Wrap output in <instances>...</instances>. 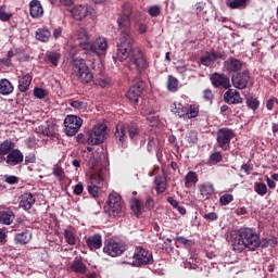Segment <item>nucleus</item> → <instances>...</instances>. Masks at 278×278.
<instances>
[{
	"label": "nucleus",
	"mask_w": 278,
	"mask_h": 278,
	"mask_svg": "<svg viewBox=\"0 0 278 278\" xmlns=\"http://www.w3.org/2000/svg\"><path fill=\"white\" fill-rule=\"evenodd\" d=\"M119 38L117 42V51L113 56V60L118 62H125L128 60V68L136 71L137 79H140L142 73L149 68V61L144 51L136 45V39L131 36V17L127 15H119L117 18Z\"/></svg>",
	"instance_id": "nucleus-1"
},
{
	"label": "nucleus",
	"mask_w": 278,
	"mask_h": 278,
	"mask_svg": "<svg viewBox=\"0 0 278 278\" xmlns=\"http://www.w3.org/2000/svg\"><path fill=\"white\" fill-rule=\"evenodd\" d=\"M257 251L260 249V235L251 228H240L232 240V251Z\"/></svg>",
	"instance_id": "nucleus-2"
},
{
	"label": "nucleus",
	"mask_w": 278,
	"mask_h": 278,
	"mask_svg": "<svg viewBox=\"0 0 278 278\" xmlns=\"http://www.w3.org/2000/svg\"><path fill=\"white\" fill-rule=\"evenodd\" d=\"M127 134H128V138H130L131 140H136V138L140 136V127H138V124L134 122H129V123L119 122L116 125L114 138L119 149H123V147H125V142L127 141Z\"/></svg>",
	"instance_id": "nucleus-3"
},
{
	"label": "nucleus",
	"mask_w": 278,
	"mask_h": 278,
	"mask_svg": "<svg viewBox=\"0 0 278 278\" xmlns=\"http://www.w3.org/2000/svg\"><path fill=\"white\" fill-rule=\"evenodd\" d=\"M72 67L76 77L80 84H90L92 79H94V75L92 74V70L86 63L84 59H74L72 61Z\"/></svg>",
	"instance_id": "nucleus-4"
},
{
	"label": "nucleus",
	"mask_w": 278,
	"mask_h": 278,
	"mask_svg": "<svg viewBox=\"0 0 278 278\" xmlns=\"http://www.w3.org/2000/svg\"><path fill=\"white\" fill-rule=\"evenodd\" d=\"M125 205L123 204V198L121 194L114 192L108 198L106 205L104 206V212L110 216V218H116L123 215Z\"/></svg>",
	"instance_id": "nucleus-5"
},
{
	"label": "nucleus",
	"mask_w": 278,
	"mask_h": 278,
	"mask_svg": "<svg viewBox=\"0 0 278 278\" xmlns=\"http://www.w3.org/2000/svg\"><path fill=\"white\" fill-rule=\"evenodd\" d=\"M132 266L136 268L149 266L153 264V253L142 247H137L132 254Z\"/></svg>",
	"instance_id": "nucleus-6"
},
{
	"label": "nucleus",
	"mask_w": 278,
	"mask_h": 278,
	"mask_svg": "<svg viewBox=\"0 0 278 278\" xmlns=\"http://www.w3.org/2000/svg\"><path fill=\"white\" fill-rule=\"evenodd\" d=\"M108 126L105 124H100L96 127H93L89 132L87 137V144H91V147H94L97 144H101L105 141V137L108 136Z\"/></svg>",
	"instance_id": "nucleus-7"
},
{
	"label": "nucleus",
	"mask_w": 278,
	"mask_h": 278,
	"mask_svg": "<svg viewBox=\"0 0 278 278\" xmlns=\"http://www.w3.org/2000/svg\"><path fill=\"white\" fill-rule=\"evenodd\" d=\"M231 84L233 88H237L238 90H244L245 88H249V86L253 84L251 73H249L247 70L237 72L231 76Z\"/></svg>",
	"instance_id": "nucleus-8"
},
{
	"label": "nucleus",
	"mask_w": 278,
	"mask_h": 278,
	"mask_svg": "<svg viewBox=\"0 0 278 278\" xmlns=\"http://www.w3.org/2000/svg\"><path fill=\"white\" fill-rule=\"evenodd\" d=\"M236 136L229 128H219L217 130V144L222 151H229L231 149V139Z\"/></svg>",
	"instance_id": "nucleus-9"
},
{
	"label": "nucleus",
	"mask_w": 278,
	"mask_h": 278,
	"mask_svg": "<svg viewBox=\"0 0 278 278\" xmlns=\"http://www.w3.org/2000/svg\"><path fill=\"white\" fill-rule=\"evenodd\" d=\"M84 119L77 115H67L64 119L65 135L73 137L81 129Z\"/></svg>",
	"instance_id": "nucleus-10"
},
{
	"label": "nucleus",
	"mask_w": 278,
	"mask_h": 278,
	"mask_svg": "<svg viewBox=\"0 0 278 278\" xmlns=\"http://www.w3.org/2000/svg\"><path fill=\"white\" fill-rule=\"evenodd\" d=\"M216 60H227V54H225V51H216L214 49L206 51L200 58V64H202V66L210 67L216 63Z\"/></svg>",
	"instance_id": "nucleus-11"
},
{
	"label": "nucleus",
	"mask_w": 278,
	"mask_h": 278,
	"mask_svg": "<svg viewBox=\"0 0 278 278\" xmlns=\"http://www.w3.org/2000/svg\"><path fill=\"white\" fill-rule=\"evenodd\" d=\"M86 51L98 58L105 55V53H108V39H105V37H98L93 42H89Z\"/></svg>",
	"instance_id": "nucleus-12"
},
{
	"label": "nucleus",
	"mask_w": 278,
	"mask_h": 278,
	"mask_svg": "<svg viewBox=\"0 0 278 278\" xmlns=\"http://www.w3.org/2000/svg\"><path fill=\"white\" fill-rule=\"evenodd\" d=\"M71 14L75 21H84L86 16H89L91 21H94L97 11L88 5H76L71 10Z\"/></svg>",
	"instance_id": "nucleus-13"
},
{
	"label": "nucleus",
	"mask_w": 278,
	"mask_h": 278,
	"mask_svg": "<svg viewBox=\"0 0 278 278\" xmlns=\"http://www.w3.org/2000/svg\"><path fill=\"white\" fill-rule=\"evenodd\" d=\"M126 250L127 249L124 244L117 242L114 239L104 241L103 253L110 255V257H118Z\"/></svg>",
	"instance_id": "nucleus-14"
},
{
	"label": "nucleus",
	"mask_w": 278,
	"mask_h": 278,
	"mask_svg": "<svg viewBox=\"0 0 278 278\" xmlns=\"http://www.w3.org/2000/svg\"><path fill=\"white\" fill-rule=\"evenodd\" d=\"M210 81L213 88H224V90H229V88H231V80L225 73L215 72L211 74Z\"/></svg>",
	"instance_id": "nucleus-15"
},
{
	"label": "nucleus",
	"mask_w": 278,
	"mask_h": 278,
	"mask_svg": "<svg viewBox=\"0 0 278 278\" xmlns=\"http://www.w3.org/2000/svg\"><path fill=\"white\" fill-rule=\"evenodd\" d=\"M147 88V83L144 80H137V83L131 86L126 92V99L131 101V103H138V99H140V94Z\"/></svg>",
	"instance_id": "nucleus-16"
},
{
	"label": "nucleus",
	"mask_w": 278,
	"mask_h": 278,
	"mask_svg": "<svg viewBox=\"0 0 278 278\" xmlns=\"http://www.w3.org/2000/svg\"><path fill=\"white\" fill-rule=\"evenodd\" d=\"M224 101L228 105H238V103H244V98L240 96V92L236 89H229L224 93Z\"/></svg>",
	"instance_id": "nucleus-17"
},
{
	"label": "nucleus",
	"mask_w": 278,
	"mask_h": 278,
	"mask_svg": "<svg viewBox=\"0 0 278 278\" xmlns=\"http://www.w3.org/2000/svg\"><path fill=\"white\" fill-rule=\"evenodd\" d=\"M242 64L239 59L230 56L224 62V71L226 73H239L238 71H242Z\"/></svg>",
	"instance_id": "nucleus-18"
},
{
	"label": "nucleus",
	"mask_w": 278,
	"mask_h": 278,
	"mask_svg": "<svg viewBox=\"0 0 278 278\" xmlns=\"http://www.w3.org/2000/svg\"><path fill=\"white\" fill-rule=\"evenodd\" d=\"M24 157L25 156L21 150L14 149L9 154H7V164L8 166H18V164H23Z\"/></svg>",
	"instance_id": "nucleus-19"
},
{
	"label": "nucleus",
	"mask_w": 278,
	"mask_h": 278,
	"mask_svg": "<svg viewBox=\"0 0 278 278\" xmlns=\"http://www.w3.org/2000/svg\"><path fill=\"white\" fill-rule=\"evenodd\" d=\"M86 244L91 251H99L103 247V237L100 233H94L86 239Z\"/></svg>",
	"instance_id": "nucleus-20"
},
{
	"label": "nucleus",
	"mask_w": 278,
	"mask_h": 278,
	"mask_svg": "<svg viewBox=\"0 0 278 278\" xmlns=\"http://www.w3.org/2000/svg\"><path fill=\"white\" fill-rule=\"evenodd\" d=\"M106 174H108V169L100 168L98 172H96L90 176V185L103 188V181H105Z\"/></svg>",
	"instance_id": "nucleus-21"
},
{
	"label": "nucleus",
	"mask_w": 278,
	"mask_h": 278,
	"mask_svg": "<svg viewBox=\"0 0 278 278\" xmlns=\"http://www.w3.org/2000/svg\"><path fill=\"white\" fill-rule=\"evenodd\" d=\"M77 40L79 47H81L84 51H87L90 45V35H88V31L85 28H79L77 30Z\"/></svg>",
	"instance_id": "nucleus-22"
},
{
	"label": "nucleus",
	"mask_w": 278,
	"mask_h": 278,
	"mask_svg": "<svg viewBox=\"0 0 278 278\" xmlns=\"http://www.w3.org/2000/svg\"><path fill=\"white\" fill-rule=\"evenodd\" d=\"M36 203V198L31 193H24L20 200V207L22 210H31V206Z\"/></svg>",
	"instance_id": "nucleus-23"
},
{
	"label": "nucleus",
	"mask_w": 278,
	"mask_h": 278,
	"mask_svg": "<svg viewBox=\"0 0 278 278\" xmlns=\"http://www.w3.org/2000/svg\"><path fill=\"white\" fill-rule=\"evenodd\" d=\"M199 191H200L202 199H210L212 197V194H214L216 189H214L213 184L203 182V184L199 185Z\"/></svg>",
	"instance_id": "nucleus-24"
},
{
	"label": "nucleus",
	"mask_w": 278,
	"mask_h": 278,
	"mask_svg": "<svg viewBox=\"0 0 278 278\" xmlns=\"http://www.w3.org/2000/svg\"><path fill=\"white\" fill-rule=\"evenodd\" d=\"M16 149V143L12 139H5L0 142V155H9Z\"/></svg>",
	"instance_id": "nucleus-25"
},
{
	"label": "nucleus",
	"mask_w": 278,
	"mask_h": 278,
	"mask_svg": "<svg viewBox=\"0 0 278 278\" xmlns=\"http://www.w3.org/2000/svg\"><path fill=\"white\" fill-rule=\"evenodd\" d=\"M14 212L11 210L0 211V225H12L14 223Z\"/></svg>",
	"instance_id": "nucleus-26"
},
{
	"label": "nucleus",
	"mask_w": 278,
	"mask_h": 278,
	"mask_svg": "<svg viewBox=\"0 0 278 278\" xmlns=\"http://www.w3.org/2000/svg\"><path fill=\"white\" fill-rule=\"evenodd\" d=\"M15 244H27L31 240V232L29 230H24L22 232L15 233Z\"/></svg>",
	"instance_id": "nucleus-27"
},
{
	"label": "nucleus",
	"mask_w": 278,
	"mask_h": 278,
	"mask_svg": "<svg viewBox=\"0 0 278 278\" xmlns=\"http://www.w3.org/2000/svg\"><path fill=\"white\" fill-rule=\"evenodd\" d=\"M31 86V75L26 74L18 78V90L20 92H27Z\"/></svg>",
	"instance_id": "nucleus-28"
},
{
	"label": "nucleus",
	"mask_w": 278,
	"mask_h": 278,
	"mask_svg": "<svg viewBox=\"0 0 278 278\" xmlns=\"http://www.w3.org/2000/svg\"><path fill=\"white\" fill-rule=\"evenodd\" d=\"M60 60H62V54L58 51H47L46 52V61L52 66H58L60 64Z\"/></svg>",
	"instance_id": "nucleus-29"
},
{
	"label": "nucleus",
	"mask_w": 278,
	"mask_h": 278,
	"mask_svg": "<svg viewBox=\"0 0 278 278\" xmlns=\"http://www.w3.org/2000/svg\"><path fill=\"white\" fill-rule=\"evenodd\" d=\"M14 92V86L7 78L0 79V94L8 96Z\"/></svg>",
	"instance_id": "nucleus-30"
},
{
	"label": "nucleus",
	"mask_w": 278,
	"mask_h": 278,
	"mask_svg": "<svg viewBox=\"0 0 278 278\" xmlns=\"http://www.w3.org/2000/svg\"><path fill=\"white\" fill-rule=\"evenodd\" d=\"M71 270H73V273H78L79 275H86V273H88V266L80 260H75L71 264Z\"/></svg>",
	"instance_id": "nucleus-31"
},
{
	"label": "nucleus",
	"mask_w": 278,
	"mask_h": 278,
	"mask_svg": "<svg viewBox=\"0 0 278 278\" xmlns=\"http://www.w3.org/2000/svg\"><path fill=\"white\" fill-rule=\"evenodd\" d=\"M198 182L199 175L197 172L191 170L185 176V187L192 188V186H197Z\"/></svg>",
	"instance_id": "nucleus-32"
},
{
	"label": "nucleus",
	"mask_w": 278,
	"mask_h": 278,
	"mask_svg": "<svg viewBox=\"0 0 278 278\" xmlns=\"http://www.w3.org/2000/svg\"><path fill=\"white\" fill-rule=\"evenodd\" d=\"M63 236L67 244H70L71 247H75V244L77 243V236L75 235V228L65 229Z\"/></svg>",
	"instance_id": "nucleus-33"
},
{
	"label": "nucleus",
	"mask_w": 278,
	"mask_h": 278,
	"mask_svg": "<svg viewBox=\"0 0 278 278\" xmlns=\"http://www.w3.org/2000/svg\"><path fill=\"white\" fill-rule=\"evenodd\" d=\"M37 40H40V42H49V39L51 38V31H49V28L43 27L39 28L36 33Z\"/></svg>",
	"instance_id": "nucleus-34"
},
{
	"label": "nucleus",
	"mask_w": 278,
	"mask_h": 278,
	"mask_svg": "<svg viewBox=\"0 0 278 278\" xmlns=\"http://www.w3.org/2000/svg\"><path fill=\"white\" fill-rule=\"evenodd\" d=\"M154 184L156 186L155 190L157 194H164L166 192V179L162 176H156L154 179Z\"/></svg>",
	"instance_id": "nucleus-35"
},
{
	"label": "nucleus",
	"mask_w": 278,
	"mask_h": 278,
	"mask_svg": "<svg viewBox=\"0 0 278 278\" xmlns=\"http://www.w3.org/2000/svg\"><path fill=\"white\" fill-rule=\"evenodd\" d=\"M130 210L137 218H140L142 216V204L140 203V200L134 199L130 201Z\"/></svg>",
	"instance_id": "nucleus-36"
},
{
	"label": "nucleus",
	"mask_w": 278,
	"mask_h": 278,
	"mask_svg": "<svg viewBox=\"0 0 278 278\" xmlns=\"http://www.w3.org/2000/svg\"><path fill=\"white\" fill-rule=\"evenodd\" d=\"M178 89H179V79H177L173 75H168V77H167V90L169 92H177Z\"/></svg>",
	"instance_id": "nucleus-37"
},
{
	"label": "nucleus",
	"mask_w": 278,
	"mask_h": 278,
	"mask_svg": "<svg viewBox=\"0 0 278 278\" xmlns=\"http://www.w3.org/2000/svg\"><path fill=\"white\" fill-rule=\"evenodd\" d=\"M53 130H50L49 127H45V126H39L38 130H37V135L39 136V138H42V142H47V138H51L53 136Z\"/></svg>",
	"instance_id": "nucleus-38"
},
{
	"label": "nucleus",
	"mask_w": 278,
	"mask_h": 278,
	"mask_svg": "<svg viewBox=\"0 0 278 278\" xmlns=\"http://www.w3.org/2000/svg\"><path fill=\"white\" fill-rule=\"evenodd\" d=\"M199 104H187L186 118H197L199 116Z\"/></svg>",
	"instance_id": "nucleus-39"
},
{
	"label": "nucleus",
	"mask_w": 278,
	"mask_h": 278,
	"mask_svg": "<svg viewBox=\"0 0 278 278\" xmlns=\"http://www.w3.org/2000/svg\"><path fill=\"white\" fill-rule=\"evenodd\" d=\"M254 192L260 194V197H264L268 192V187L264 182H255L254 184Z\"/></svg>",
	"instance_id": "nucleus-40"
},
{
	"label": "nucleus",
	"mask_w": 278,
	"mask_h": 278,
	"mask_svg": "<svg viewBox=\"0 0 278 278\" xmlns=\"http://www.w3.org/2000/svg\"><path fill=\"white\" fill-rule=\"evenodd\" d=\"M245 103L250 110H253V112H255V110L260 108V100H257V98L254 97L248 98Z\"/></svg>",
	"instance_id": "nucleus-41"
},
{
	"label": "nucleus",
	"mask_w": 278,
	"mask_h": 278,
	"mask_svg": "<svg viewBox=\"0 0 278 278\" xmlns=\"http://www.w3.org/2000/svg\"><path fill=\"white\" fill-rule=\"evenodd\" d=\"M12 18V12H7L5 11V5L0 7V21L2 23H8Z\"/></svg>",
	"instance_id": "nucleus-42"
},
{
	"label": "nucleus",
	"mask_w": 278,
	"mask_h": 278,
	"mask_svg": "<svg viewBox=\"0 0 278 278\" xmlns=\"http://www.w3.org/2000/svg\"><path fill=\"white\" fill-rule=\"evenodd\" d=\"M243 5H247V0H231L227 2V7L231 10H238V8H242Z\"/></svg>",
	"instance_id": "nucleus-43"
},
{
	"label": "nucleus",
	"mask_w": 278,
	"mask_h": 278,
	"mask_svg": "<svg viewBox=\"0 0 278 278\" xmlns=\"http://www.w3.org/2000/svg\"><path fill=\"white\" fill-rule=\"evenodd\" d=\"M175 114L179 116V118H186V114L188 112L187 105L184 106V104L179 103L175 109H174Z\"/></svg>",
	"instance_id": "nucleus-44"
},
{
	"label": "nucleus",
	"mask_w": 278,
	"mask_h": 278,
	"mask_svg": "<svg viewBox=\"0 0 278 278\" xmlns=\"http://www.w3.org/2000/svg\"><path fill=\"white\" fill-rule=\"evenodd\" d=\"M258 247L262 249H268V247H275V240L274 239H263L261 240L258 237Z\"/></svg>",
	"instance_id": "nucleus-45"
},
{
	"label": "nucleus",
	"mask_w": 278,
	"mask_h": 278,
	"mask_svg": "<svg viewBox=\"0 0 278 278\" xmlns=\"http://www.w3.org/2000/svg\"><path fill=\"white\" fill-rule=\"evenodd\" d=\"M231 201H233V194H231V193H225V194L220 195V198H219L220 205H229V203H231Z\"/></svg>",
	"instance_id": "nucleus-46"
},
{
	"label": "nucleus",
	"mask_w": 278,
	"mask_h": 278,
	"mask_svg": "<svg viewBox=\"0 0 278 278\" xmlns=\"http://www.w3.org/2000/svg\"><path fill=\"white\" fill-rule=\"evenodd\" d=\"M52 174L54 177H58L60 181L66 177V175H64V168L60 167V165H54Z\"/></svg>",
	"instance_id": "nucleus-47"
},
{
	"label": "nucleus",
	"mask_w": 278,
	"mask_h": 278,
	"mask_svg": "<svg viewBox=\"0 0 278 278\" xmlns=\"http://www.w3.org/2000/svg\"><path fill=\"white\" fill-rule=\"evenodd\" d=\"M187 142H189L190 144H197L198 140H199V136L197 134V131L194 130H190L187 136Z\"/></svg>",
	"instance_id": "nucleus-48"
},
{
	"label": "nucleus",
	"mask_w": 278,
	"mask_h": 278,
	"mask_svg": "<svg viewBox=\"0 0 278 278\" xmlns=\"http://www.w3.org/2000/svg\"><path fill=\"white\" fill-rule=\"evenodd\" d=\"M131 14H132L131 4L129 2L124 3L121 16H128L129 18H131Z\"/></svg>",
	"instance_id": "nucleus-49"
},
{
	"label": "nucleus",
	"mask_w": 278,
	"mask_h": 278,
	"mask_svg": "<svg viewBox=\"0 0 278 278\" xmlns=\"http://www.w3.org/2000/svg\"><path fill=\"white\" fill-rule=\"evenodd\" d=\"M70 105L75 110H86V108H88V104L86 102L79 100L71 101Z\"/></svg>",
	"instance_id": "nucleus-50"
},
{
	"label": "nucleus",
	"mask_w": 278,
	"mask_h": 278,
	"mask_svg": "<svg viewBox=\"0 0 278 278\" xmlns=\"http://www.w3.org/2000/svg\"><path fill=\"white\" fill-rule=\"evenodd\" d=\"M202 97H203L204 101H207L208 103H212V101H214V92L210 88L205 89L202 92Z\"/></svg>",
	"instance_id": "nucleus-51"
},
{
	"label": "nucleus",
	"mask_w": 278,
	"mask_h": 278,
	"mask_svg": "<svg viewBox=\"0 0 278 278\" xmlns=\"http://www.w3.org/2000/svg\"><path fill=\"white\" fill-rule=\"evenodd\" d=\"M148 14L153 17L160 16V14H162V8L160 5H152L148 10Z\"/></svg>",
	"instance_id": "nucleus-52"
},
{
	"label": "nucleus",
	"mask_w": 278,
	"mask_h": 278,
	"mask_svg": "<svg viewBox=\"0 0 278 278\" xmlns=\"http://www.w3.org/2000/svg\"><path fill=\"white\" fill-rule=\"evenodd\" d=\"M101 188L102 187L89 185L88 192H89V194H91V197H93V199H97V198H99V189H101Z\"/></svg>",
	"instance_id": "nucleus-53"
},
{
	"label": "nucleus",
	"mask_w": 278,
	"mask_h": 278,
	"mask_svg": "<svg viewBox=\"0 0 278 278\" xmlns=\"http://www.w3.org/2000/svg\"><path fill=\"white\" fill-rule=\"evenodd\" d=\"M210 161L213 164H219V162H223V154L220 152H214L210 155Z\"/></svg>",
	"instance_id": "nucleus-54"
},
{
	"label": "nucleus",
	"mask_w": 278,
	"mask_h": 278,
	"mask_svg": "<svg viewBox=\"0 0 278 278\" xmlns=\"http://www.w3.org/2000/svg\"><path fill=\"white\" fill-rule=\"evenodd\" d=\"M176 242L182 244V247H192V240H189L186 237H176Z\"/></svg>",
	"instance_id": "nucleus-55"
},
{
	"label": "nucleus",
	"mask_w": 278,
	"mask_h": 278,
	"mask_svg": "<svg viewBox=\"0 0 278 278\" xmlns=\"http://www.w3.org/2000/svg\"><path fill=\"white\" fill-rule=\"evenodd\" d=\"M146 16L144 13L141 12H135L132 14V21H135V23L138 25L140 23H142V21H144Z\"/></svg>",
	"instance_id": "nucleus-56"
},
{
	"label": "nucleus",
	"mask_w": 278,
	"mask_h": 278,
	"mask_svg": "<svg viewBox=\"0 0 278 278\" xmlns=\"http://www.w3.org/2000/svg\"><path fill=\"white\" fill-rule=\"evenodd\" d=\"M49 94V91L42 88H36V99H45Z\"/></svg>",
	"instance_id": "nucleus-57"
},
{
	"label": "nucleus",
	"mask_w": 278,
	"mask_h": 278,
	"mask_svg": "<svg viewBox=\"0 0 278 278\" xmlns=\"http://www.w3.org/2000/svg\"><path fill=\"white\" fill-rule=\"evenodd\" d=\"M203 218L210 222L218 220V214L216 212H211V213L204 214Z\"/></svg>",
	"instance_id": "nucleus-58"
},
{
	"label": "nucleus",
	"mask_w": 278,
	"mask_h": 278,
	"mask_svg": "<svg viewBox=\"0 0 278 278\" xmlns=\"http://www.w3.org/2000/svg\"><path fill=\"white\" fill-rule=\"evenodd\" d=\"M4 181L7 184H10V186H14V184H18V177L5 175L4 176Z\"/></svg>",
	"instance_id": "nucleus-59"
},
{
	"label": "nucleus",
	"mask_w": 278,
	"mask_h": 278,
	"mask_svg": "<svg viewBox=\"0 0 278 278\" xmlns=\"http://www.w3.org/2000/svg\"><path fill=\"white\" fill-rule=\"evenodd\" d=\"M36 18H41L42 14H45V10H42V4L40 1L36 0Z\"/></svg>",
	"instance_id": "nucleus-60"
},
{
	"label": "nucleus",
	"mask_w": 278,
	"mask_h": 278,
	"mask_svg": "<svg viewBox=\"0 0 278 278\" xmlns=\"http://www.w3.org/2000/svg\"><path fill=\"white\" fill-rule=\"evenodd\" d=\"M153 207H155V200H153V197L149 195L146 200V208L153 210Z\"/></svg>",
	"instance_id": "nucleus-61"
},
{
	"label": "nucleus",
	"mask_w": 278,
	"mask_h": 278,
	"mask_svg": "<svg viewBox=\"0 0 278 278\" xmlns=\"http://www.w3.org/2000/svg\"><path fill=\"white\" fill-rule=\"evenodd\" d=\"M84 192V184L78 182L77 185H75L74 187V194H76V197L81 195Z\"/></svg>",
	"instance_id": "nucleus-62"
},
{
	"label": "nucleus",
	"mask_w": 278,
	"mask_h": 278,
	"mask_svg": "<svg viewBox=\"0 0 278 278\" xmlns=\"http://www.w3.org/2000/svg\"><path fill=\"white\" fill-rule=\"evenodd\" d=\"M25 144L28 149H34L36 147V137H29L25 140Z\"/></svg>",
	"instance_id": "nucleus-63"
},
{
	"label": "nucleus",
	"mask_w": 278,
	"mask_h": 278,
	"mask_svg": "<svg viewBox=\"0 0 278 278\" xmlns=\"http://www.w3.org/2000/svg\"><path fill=\"white\" fill-rule=\"evenodd\" d=\"M275 103L278 105V99L277 98H270L269 100H267L266 102V108L267 110H273V108H275Z\"/></svg>",
	"instance_id": "nucleus-64"
}]
</instances>
